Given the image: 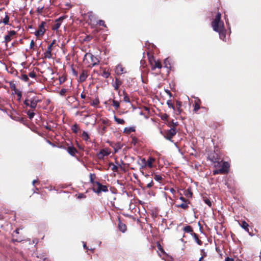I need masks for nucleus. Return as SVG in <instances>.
I'll use <instances>...</instances> for the list:
<instances>
[{"label":"nucleus","instance_id":"2f4dec72","mask_svg":"<svg viewBox=\"0 0 261 261\" xmlns=\"http://www.w3.org/2000/svg\"><path fill=\"white\" fill-rule=\"evenodd\" d=\"M99 100L98 99H95L91 102V105L95 107L97 106L99 104Z\"/></svg>","mask_w":261,"mask_h":261},{"label":"nucleus","instance_id":"72a5a7b5","mask_svg":"<svg viewBox=\"0 0 261 261\" xmlns=\"http://www.w3.org/2000/svg\"><path fill=\"white\" fill-rule=\"evenodd\" d=\"M102 75L105 78H108L110 75V73L108 71L105 69L102 72Z\"/></svg>","mask_w":261,"mask_h":261},{"label":"nucleus","instance_id":"79ce46f5","mask_svg":"<svg viewBox=\"0 0 261 261\" xmlns=\"http://www.w3.org/2000/svg\"><path fill=\"white\" fill-rule=\"evenodd\" d=\"M194 238L195 241L197 243V244L199 245H201L202 241L198 239V236L195 233H194Z\"/></svg>","mask_w":261,"mask_h":261},{"label":"nucleus","instance_id":"603ef678","mask_svg":"<svg viewBox=\"0 0 261 261\" xmlns=\"http://www.w3.org/2000/svg\"><path fill=\"white\" fill-rule=\"evenodd\" d=\"M225 261H234V260L232 258H229L227 257L225 258Z\"/></svg>","mask_w":261,"mask_h":261},{"label":"nucleus","instance_id":"20e7f679","mask_svg":"<svg viewBox=\"0 0 261 261\" xmlns=\"http://www.w3.org/2000/svg\"><path fill=\"white\" fill-rule=\"evenodd\" d=\"M111 152L108 148H104L99 151V152L97 153V158L100 159H103L105 156L109 155L110 154Z\"/></svg>","mask_w":261,"mask_h":261},{"label":"nucleus","instance_id":"6e6d98bb","mask_svg":"<svg viewBox=\"0 0 261 261\" xmlns=\"http://www.w3.org/2000/svg\"><path fill=\"white\" fill-rule=\"evenodd\" d=\"M167 117H168V116H167V115L166 114H165V115L163 116L162 119H167Z\"/></svg>","mask_w":261,"mask_h":261},{"label":"nucleus","instance_id":"1a4fd4ad","mask_svg":"<svg viewBox=\"0 0 261 261\" xmlns=\"http://www.w3.org/2000/svg\"><path fill=\"white\" fill-rule=\"evenodd\" d=\"M39 102H40V100L36 97L31 98L30 99V107L32 109H35Z\"/></svg>","mask_w":261,"mask_h":261},{"label":"nucleus","instance_id":"9b49d317","mask_svg":"<svg viewBox=\"0 0 261 261\" xmlns=\"http://www.w3.org/2000/svg\"><path fill=\"white\" fill-rule=\"evenodd\" d=\"M150 63L152 67V70H154L156 68L161 69L162 67L161 63L159 61L153 60V62L150 61Z\"/></svg>","mask_w":261,"mask_h":261},{"label":"nucleus","instance_id":"8fccbe9b","mask_svg":"<svg viewBox=\"0 0 261 261\" xmlns=\"http://www.w3.org/2000/svg\"><path fill=\"white\" fill-rule=\"evenodd\" d=\"M35 45V43L34 42V41L33 40H32L31 43H30V48H33V47Z\"/></svg>","mask_w":261,"mask_h":261},{"label":"nucleus","instance_id":"c756f323","mask_svg":"<svg viewBox=\"0 0 261 261\" xmlns=\"http://www.w3.org/2000/svg\"><path fill=\"white\" fill-rule=\"evenodd\" d=\"M27 114L28 115L29 118L30 119H32L34 117V116L35 115V113L33 111H32L31 110H29L27 112Z\"/></svg>","mask_w":261,"mask_h":261},{"label":"nucleus","instance_id":"6e6552de","mask_svg":"<svg viewBox=\"0 0 261 261\" xmlns=\"http://www.w3.org/2000/svg\"><path fill=\"white\" fill-rule=\"evenodd\" d=\"M64 18V16H62L56 19L55 23L52 27V29L54 30H57L60 28L61 22Z\"/></svg>","mask_w":261,"mask_h":261},{"label":"nucleus","instance_id":"49530a36","mask_svg":"<svg viewBox=\"0 0 261 261\" xmlns=\"http://www.w3.org/2000/svg\"><path fill=\"white\" fill-rule=\"evenodd\" d=\"M98 24L99 25L106 27V25L105 24V22L103 20H99L98 22Z\"/></svg>","mask_w":261,"mask_h":261},{"label":"nucleus","instance_id":"4468645a","mask_svg":"<svg viewBox=\"0 0 261 261\" xmlns=\"http://www.w3.org/2000/svg\"><path fill=\"white\" fill-rule=\"evenodd\" d=\"M229 167V164L227 162H224L221 165L220 169L224 170V174L228 172V168Z\"/></svg>","mask_w":261,"mask_h":261},{"label":"nucleus","instance_id":"f257e3e1","mask_svg":"<svg viewBox=\"0 0 261 261\" xmlns=\"http://www.w3.org/2000/svg\"><path fill=\"white\" fill-rule=\"evenodd\" d=\"M212 27L213 30L219 33L220 37L221 39L224 40L225 35L224 32V23L221 20V14L218 12L214 20L212 22Z\"/></svg>","mask_w":261,"mask_h":261},{"label":"nucleus","instance_id":"aec40b11","mask_svg":"<svg viewBox=\"0 0 261 261\" xmlns=\"http://www.w3.org/2000/svg\"><path fill=\"white\" fill-rule=\"evenodd\" d=\"M122 147V145L120 143H116L115 146H114V149L115 151V152H117L119 150L121 149Z\"/></svg>","mask_w":261,"mask_h":261},{"label":"nucleus","instance_id":"3c124183","mask_svg":"<svg viewBox=\"0 0 261 261\" xmlns=\"http://www.w3.org/2000/svg\"><path fill=\"white\" fill-rule=\"evenodd\" d=\"M199 109V106L198 104H196L194 108V111H197Z\"/></svg>","mask_w":261,"mask_h":261},{"label":"nucleus","instance_id":"e433bc0d","mask_svg":"<svg viewBox=\"0 0 261 261\" xmlns=\"http://www.w3.org/2000/svg\"><path fill=\"white\" fill-rule=\"evenodd\" d=\"M204 201L210 207L212 206V202L209 199L207 198H204Z\"/></svg>","mask_w":261,"mask_h":261},{"label":"nucleus","instance_id":"7c9ffc66","mask_svg":"<svg viewBox=\"0 0 261 261\" xmlns=\"http://www.w3.org/2000/svg\"><path fill=\"white\" fill-rule=\"evenodd\" d=\"M217 174H224V170L222 169H217L213 171V174L216 175Z\"/></svg>","mask_w":261,"mask_h":261},{"label":"nucleus","instance_id":"6ab92c4d","mask_svg":"<svg viewBox=\"0 0 261 261\" xmlns=\"http://www.w3.org/2000/svg\"><path fill=\"white\" fill-rule=\"evenodd\" d=\"M139 164L141 166V168H144L147 167L146 161L144 158L141 159Z\"/></svg>","mask_w":261,"mask_h":261},{"label":"nucleus","instance_id":"f3484780","mask_svg":"<svg viewBox=\"0 0 261 261\" xmlns=\"http://www.w3.org/2000/svg\"><path fill=\"white\" fill-rule=\"evenodd\" d=\"M155 159L153 158L149 157L148 160L146 161L147 167L149 168H152L153 165L152 164L154 162Z\"/></svg>","mask_w":261,"mask_h":261},{"label":"nucleus","instance_id":"09e8293b","mask_svg":"<svg viewBox=\"0 0 261 261\" xmlns=\"http://www.w3.org/2000/svg\"><path fill=\"white\" fill-rule=\"evenodd\" d=\"M153 185V183L152 181H151L150 182H149V184H147V187L151 188V187H152Z\"/></svg>","mask_w":261,"mask_h":261},{"label":"nucleus","instance_id":"a211bd4d","mask_svg":"<svg viewBox=\"0 0 261 261\" xmlns=\"http://www.w3.org/2000/svg\"><path fill=\"white\" fill-rule=\"evenodd\" d=\"M87 77V72L83 70L82 72V73L80 75V80L81 82L84 81Z\"/></svg>","mask_w":261,"mask_h":261},{"label":"nucleus","instance_id":"c85d7f7f","mask_svg":"<svg viewBox=\"0 0 261 261\" xmlns=\"http://www.w3.org/2000/svg\"><path fill=\"white\" fill-rule=\"evenodd\" d=\"M177 207H180L183 209H187L188 207V205L186 203H182L180 204L177 205Z\"/></svg>","mask_w":261,"mask_h":261},{"label":"nucleus","instance_id":"864d4df0","mask_svg":"<svg viewBox=\"0 0 261 261\" xmlns=\"http://www.w3.org/2000/svg\"><path fill=\"white\" fill-rule=\"evenodd\" d=\"M81 97L82 98L84 99V98H86V95H85V94H84L82 93L81 94Z\"/></svg>","mask_w":261,"mask_h":261},{"label":"nucleus","instance_id":"de8ad7c7","mask_svg":"<svg viewBox=\"0 0 261 261\" xmlns=\"http://www.w3.org/2000/svg\"><path fill=\"white\" fill-rule=\"evenodd\" d=\"M86 196L84 194H80L78 195V198H85Z\"/></svg>","mask_w":261,"mask_h":261},{"label":"nucleus","instance_id":"680f3d73","mask_svg":"<svg viewBox=\"0 0 261 261\" xmlns=\"http://www.w3.org/2000/svg\"><path fill=\"white\" fill-rule=\"evenodd\" d=\"M83 247H84V248H86V249H87V247H86V244H85V243H84Z\"/></svg>","mask_w":261,"mask_h":261},{"label":"nucleus","instance_id":"9d476101","mask_svg":"<svg viewBox=\"0 0 261 261\" xmlns=\"http://www.w3.org/2000/svg\"><path fill=\"white\" fill-rule=\"evenodd\" d=\"M16 32L14 31H10L8 32V34L5 36V41L6 43L11 40V37L15 35Z\"/></svg>","mask_w":261,"mask_h":261},{"label":"nucleus","instance_id":"052dcab7","mask_svg":"<svg viewBox=\"0 0 261 261\" xmlns=\"http://www.w3.org/2000/svg\"><path fill=\"white\" fill-rule=\"evenodd\" d=\"M18 231H19V229H16V230L14 231V232H15L16 233L18 234V233H19Z\"/></svg>","mask_w":261,"mask_h":261},{"label":"nucleus","instance_id":"58836bf2","mask_svg":"<svg viewBox=\"0 0 261 261\" xmlns=\"http://www.w3.org/2000/svg\"><path fill=\"white\" fill-rule=\"evenodd\" d=\"M9 20V17L7 15H6L5 18L3 20V22L5 24H8Z\"/></svg>","mask_w":261,"mask_h":261},{"label":"nucleus","instance_id":"bb28decb","mask_svg":"<svg viewBox=\"0 0 261 261\" xmlns=\"http://www.w3.org/2000/svg\"><path fill=\"white\" fill-rule=\"evenodd\" d=\"M114 119H115V121L118 124H122L124 123V120L123 119L118 118L116 117V116H114Z\"/></svg>","mask_w":261,"mask_h":261},{"label":"nucleus","instance_id":"cd10ccee","mask_svg":"<svg viewBox=\"0 0 261 261\" xmlns=\"http://www.w3.org/2000/svg\"><path fill=\"white\" fill-rule=\"evenodd\" d=\"M181 106V103L180 101H176V107H177V111L178 113V114H180L181 110H180V107Z\"/></svg>","mask_w":261,"mask_h":261},{"label":"nucleus","instance_id":"f8f14e48","mask_svg":"<svg viewBox=\"0 0 261 261\" xmlns=\"http://www.w3.org/2000/svg\"><path fill=\"white\" fill-rule=\"evenodd\" d=\"M115 72L117 74L120 75L126 72V71H125L124 68L122 65H118L116 67Z\"/></svg>","mask_w":261,"mask_h":261},{"label":"nucleus","instance_id":"13d9d810","mask_svg":"<svg viewBox=\"0 0 261 261\" xmlns=\"http://www.w3.org/2000/svg\"><path fill=\"white\" fill-rule=\"evenodd\" d=\"M106 129V127L105 126H103L102 128V133H103V132L105 131Z\"/></svg>","mask_w":261,"mask_h":261},{"label":"nucleus","instance_id":"4d7b16f0","mask_svg":"<svg viewBox=\"0 0 261 261\" xmlns=\"http://www.w3.org/2000/svg\"><path fill=\"white\" fill-rule=\"evenodd\" d=\"M117 169V166H114L113 167V168H112V170H116Z\"/></svg>","mask_w":261,"mask_h":261},{"label":"nucleus","instance_id":"2eb2a0df","mask_svg":"<svg viewBox=\"0 0 261 261\" xmlns=\"http://www.w3.org/2000/svg\"><path fill=\"white\" fill-rule=\"evenodd\" d=\"M118 228L120 231L124 233L126 230V226L124 224L122 223L120 221H119Z\"/></svg>","mask_w":261,"mask_h":261},{"label":"nucleus","instance_id":"39448f33","mask_svg":"<svg viewBox=\"0 0 261 261\" xmlns=\"http://www.w3.org/2000/svg\"><path fill=\"white\" fill-rule=\"evenodd\" d=\"M97 189H95V188L93 189V191L96 193L97 194H99L101 192H107L108 191V188L107 186H104L100 184L99 182H97Z\"/></svg>","mask_w":261,"mask_h":261},{"label":"nucleus","instance_id":"a878e982","mask_svg":"<svg viewBox=\"0 0 261 261\" xmlns=\"http://www.w3.org/2000/svg\"><path fill=\"white\" fill-rule=\"evenodd\" d=\"M123 93L124 95V97H123V101L124 102H127V103L130 102L129 98L128 96L127 95V94H126L124 91H123Z\"/></svg>","mask_w":261,"mask_h":261},{"label":"nucleus","instance_id":"a18cd8bd","mask_svg":"<svg viewBox=\"0 0 261 261\" xmlns=\"http://www.w3.org/2000/svg\"><path fill=\"white\" fill-rule=\"evenodd\" d=\"M43 8H44L43 7H38V8H37V12H38V13H42V10H43Z\"/></svg>","mask_w":261,"mask_h":261},{"label":"nucleus","instance_id":"bf43d9fd","mask_svg":"<svg viewBox=\"0 0 261 261\" xmlns=\"http://www.w3.org/2000/svg\"><path fill=\"white\" fill-rule=\"evenodd\" d=\"M37 181H37V180H36V179L34 180L33 181V182H32L33 185H35V184L36 182H37Z\"/></svg>","mask_w":261,"mask_h":261},{"label":"nucleus","instance_id":"4c0bfd02","mask_svg":"<svg viewBox=\"0 0 261 261\" xmlns=\"http://www.w3.org/2000/svg\"><path fill=\"white\" fill-rule=\"evenodd\" d=\"M68 90V89H67L62 88L60 92V94L62 96H64L65 95V94L66 93V92H67Z\"/></svg>","mask_w":261,"mask_h":261},{"label":"nucleus","instance_id":"f704fd0d","mask_svg":"<svg viewBox=\"0 0 261 261\" xmlns=\"http://www.w3.org/2000/svg\"><path fill=\"white\" fill-rule=\"evenodd\" d=\"M113 106L116 109H118L119 108V102L118 101L113 100Z\"/></svg>","mask_w":261,"mask_h":261},{"label":"nucleus","instance_id":"c03bdc74","mask_svg":"<svg viewBox=\"0 0 261 261\" xmlns=\"http://www.w3.org/2000/svg\"><path fill=\"white\" fill-rule=\"evenodd\" d=\"M30 99H26L24 101V104L25 105H26L27 106H29L30 107Z\"/></svg>","mask_w":261,"mask_h":261},{"label":"nucleus","instance_id":"412c9836","mask_svg":"<svg viewBox=\"0 0 261 261\" xmlns=\"http://www.w3.org/2000/svg\"><path fill=\"white\" fill-rule=\"evenodd\" d=\"M135 131V129L133 127H125L124 129V132L126 134H129L131 132H133Z\"/></svg>","mask_w":261,"mask_h":261},{"label":"nucleus","instance_id":"37998d69","mask_svg":"<svg viewBox=\"0 0 261 261\" xmlns=\"http://www.w3.org/2000/svg\"><path fill=\"white\" fill-rule=\"evenodd\" d=\"M29 76L32 78H34L36 77V74L34 72H31L29 74Z\"/></svg>","mask_w":261,"mask_h":261},{"label":"nucleus","instance_id":"ddd939ff","mask_svg":"<svg viewBox=\"0 0 261 261\" xmlns=\"http://www.w3.org/2000/svg\"><path fill=\"white\" fill-rule=\"evenodd\" d=\"M218 155H217V156ZM210 160H211V161H212L213 162H214L215 163V168H219V167H221V163L219 161L218 158H215L214 156L213 157V158H211L210 156Z\"/></svg>","mask_w":261,"mask_h":261},{"label":"nucleus","instance_id":"b1692460","mask_svg":"<svg viewBox=\"0 0 261 261\" xmlns=\"http://www.w3.org/2000/svg\"><path fill=\"white\" fill-rule=\"evenodd\" d=\"M71 130L73 133L76 134L78 132V130H79L78 125L77 124H75L73 125H72L71 127Z\"/></svg>","mask_w":261,"mask_h":261},{"label":"nucleus","instance_id":"a19ab883","mask_svg":"<svg viewBox=\"0 0 261 261\" xmlns=\"http://www.w3.org/2000/svg\"><path fill=\"white\" fill-rule=\"evenodd\" d=\"M154 179L158 181H160L162 179V177L160 175L155 174L154 175Z\"/></svg>","mask_w":261,"mask_h":261},{"label":"nucleus","instance_id":"393cba45","mask_svg":"<svg viewBox=\"0 0 261 261\" xmlns=\"http://www.w3.org/2000/svg\"><path fill=\"white\" fill-rule=\"evenodd\" d=\"M241 227L244 228L245 230L249 231L248 229V224L245 221H243L242 222Z\"/></svg>","mask_w":261,"mask_h":261},{"label":"nucleus","instance_id":"5fc2aeb1","mask_svg":"<svg viewBox=\"0 0 261 261\" xmlns=\"http://www.w3.org/2000/svg\"><path fill=\"white\" fill-rule=\"evenodd\" d=\"M166 92L169 95V96L171 97V92L169 91V90H166Z\"/></svg>","mask_w":261,"mask_h":261},{"label":"nucleus","instance_id":"423d86ee","mask_svg":"<svg viewBox=\"0 0 261 261\" xmlns=\"http://www.w3.org/2000/svg\"><path fill=\"white\" fill-rule=\"evenodd\" d=\"M176 133V131L175 129L171 128L167 132L165 138L169 141H171L172 137L175 135Z\"/></svg>","mask_w":261,"mask_h":261},{"label":"nucleus","instance_id":"0eeeda50","mask_svg":"<svg viewBox=\"0 0 261 261\" xmlns=\"http://www.w3.org/2000/svg\"><path fill=\"white\" fill-rule=\"evenodd\" d=\"M55 41L54 40L48 46L46 51L44 53V57L46 58L50 59L51 58V48Z\"/></svg>","mask_w":261,"mask_h":261},{"label":"nucleus","instance_id":"dca6fc26","mask_svg":"<svg viewBox=\"0 0 261 261\" xmlns=\"http://www.w3.org/2000/svg\"><path fill=\"white\" fill-rule=\"evenodd\" d=\"M68 152L71 155H74L77 152L76 149L73 147H68L67 148Z\"/></svg>","mask_w":261,"mask_h":261},{"label":"nucleus","instance_id":"0e129e2a","mask_svg":"<svg viewBox=\"0 0 261 261\" xmlns=\"http://www.w3.org/2000/svg\"><path fill=\"white\" fill-rule=\"evenodd\" d=\"M167 61H168V59H166L164 61V63L166 64Z\"/></svg>","mask_w":261,"mask_h":261},{"label":"nucleus","instance_id":"473e14b6","mask_svg":"<svg viewBox=\"0 0 261 261\" xmlns=\"http://www.w3.org/2000/svg\"><path fill=\"white\" fill-rule=\"evenodd\" d=\"M184 230L186 232H191L192 231V228L190 226H187L185 227Z\"/></svg>","mask_w":261,"mask_h":261},{"label":"nucleus","instance_id":"69168bd1","mask_svg":"<svg viewBox=\"0 0 261 261\" xmlns=\"http://www.w3.org/2000/svg\"><path fill=\"white\" fill-rule=\"evenodd\" d=\"M202 258H203L202 257H201L200 258V259H199V260H198V261H201V259H202Z\"/></svg>","mask_w":261,"mask_h":261},{"label":"nucleus","instance_id":"5701e85b","mask_svg":"<svg viewBox=\"0 0 261 261\" xmlns=\"http://www.w3.org/2000/svg\"><path fill=\"white\" fill-rule=\"evenodd\" d=\"M82 137L83 138V139L87 141L89 140V135L88 134V133L85 131H84L82 134Z\"/></svg>","mask_w":261,"mask_h":261},{"label":"nucleus","instance_id":"4be33fe9","mask_svg":"<svg viewBox=\"0 0 261 261\" xmlns=\"http://www.w3.org/2000/svg\"><path fill=\"white\" fill-rule=\"evenodd\" d=\"M121 82L118 79H116L115 82L114 84V87L116 90H118Z\"/></svg>","mask_w":261,"mask_h":261},{"label":"nucleus","instance_id":"e2e57ef3","mask_svg":"<svg viewBox=\"0 0 261 261\" xmlns=\"http://www.w3.org/2000/svg\"><path fill=\"white\" fill-rule=\"evenodd\" d=\"M180 199L181 200H182V201H185V199H184V197H181L180 198Z\"/></svg>","mask_w":261,"mask_h":261},{"label":"nucleus","instance_id":"c9c22d12","mask_svg":"<svg viewBox=\"0 0 261 261\" xmlns=\"http://www.w3.org/2000/svg\"><path fill=\"white\" fill-rule=\"evenodd\" d=\"M20 78L24 82H27L29 80L28 76L26 74H21Z\"/></svg>","mask_w":261,"mask_h":261},{"label":"nucleus","instance_id":"7ed1b4c3","mask_svg":"<svg viewBox=\"0 0 261 261\" xmlns=\"http://www.w3.org/2000/svg\"><path fill=\"white\" fill-rule=\"evenodd\" d=\"M46 24V22L44 21H42L41 24L39 26V29L37 31H36L35 33V35L37 37H39L40 36H42L43 35L45 31V29L44 28V26Z\"/></svg>","mask_w":261,"mask_h":261},{"label":"nucleus","instance_id":"f03ea898","mask_svg":"<svg viewBox=\"0 0 261 261\" xmlns=\"http://www.w3.org/2000/svg\"><path fill=\"white\" fill-rule=\"evenodd\" d=\"M87 61L90 63L89 66H94L98 64L99 60L91 53H87L84 57V61Z\"/></svg>","mask_w":261,"mask_h":261},{"label":"nucleus","instance_id":"ea45409f","mask_svg":"<svg viewBox=\"0 0 261 261\" xmlns=\"http://www.w3.org/2000/svg\"><path fill=\"white\" fill-rule=\"evenodd\" d=\"M167 104L169 108H171L173 110H174V107L173 105L171 103V101L170 100H169L167 101Z\"/></svg>","mask_w":261,"mask_h":261}]
</instances>
